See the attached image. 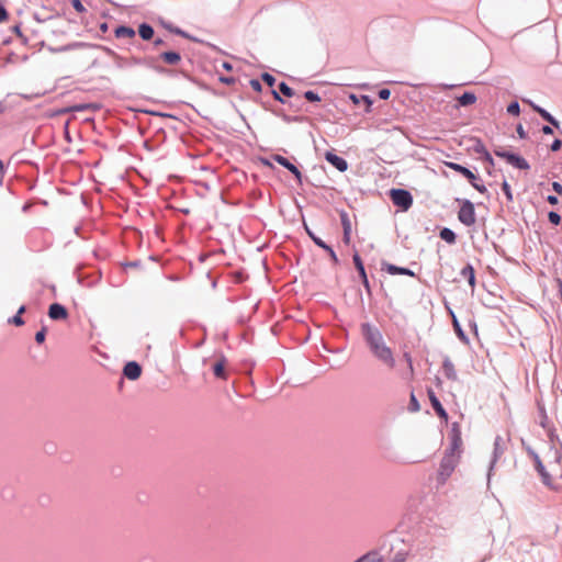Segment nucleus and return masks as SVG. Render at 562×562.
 <instances>
[{
	"label": "nucleus",
	"mask_w": 562,
	"mask_h": 562,
	"mask_svg": "<svg viewBox=\"0 0 562 562\" xmlns=\"http://www.w3.org/2000/svg\"><path fill=\"white\" fill-rule=\"evenodd\" d=\"M250 85L255 90H260V82L258 80H251Z\"/></svg>",
	"instance_id": "nucleus-47"
},
{
	"label": "nucleus",
	"mask_w": 562,
	"mask_h": 562,
	"mask_svg": "<svg viewBox=\"0 0 562 562\" xmlns=\"http://www.w3.org/2000/svg\"><path fill=\"white\" fill-rule=\"evenodd\" d=\"M71 4H72L74 9L79 13H82L86 11V9L80 0H71Z\"/></svg>",
	"instance_id": "nucleus-36"
},
{
	"label": "nucleus",
	"mask_w": 562,
	"mask_h": 562,
	"mask_svg": "<svg viewBox=\"0 0 562 562\" xmlns=\"http://www.w3.org/2000/svg\"><path fill=\"white\" fill-rule=\"evenodd\" d=\"M375 557H376V553L370 552V553H367V554L362 555L361 558H359L355 562H376Z\"/></svg>",
	"instance_id": "nucleus-29"
},
{
	"label": "nucleus",
	"mask_w": 562,
	"mask_h": 562,
	"mask_svg": "<svg viewBox=\"0 0 562 562\" xmlns=\"http://www.w3.org/2000/svg\"><path fill=\"white\" fill-rule=\"evenodd\" d=\"M459 221L465 226H473L476 222L474 205L469 200H463L458 213Z\"/></svg>",
	"instance_id": "nucleus-4"
},
{
	"label": "nucleus",
	"mask_w": 562,
	"mask_h": 562,
	"mask_svg": "<svg viewBox=\"0 0 562 562\" xmlns=\"http://www.w3.org/2000/svg\"><path fill=\"white\" fill-rule=\"evenodd\" d=\"M461 276L463 278H465L470 284V286L472 289H474L475 286V272H474V268L471 266V265H467L462 270H461Z\"/></svg>",
	"instance_id": "nucleus-17"
},
{
	"label": "nucleus",
	"mask_w": 562,
	"mask_h": 562,
	"mask_svg": "<svg viewBox=\"0 0 562 562\" xmlns=\"http://www.w3.org/2000/svg\"><path fill=\"white\" fill-rule=\"evenodd\" d=\"M352 260H353L356 269L358 270V272L360 274L363 285L366 286L367 290H369V281L367 278L364 266H363V262L358 252H355Z\"/></svg>",
	"instance_id": "nucleus-11"
},
{
	"label": "nucleus",
	"mask_w": 562,
	"mask_h": 562,
	"mask_svg": "<svg viewBox=\"0 0 562 562\" xmlns=\"http://www.w3.org/2000/svg\"><path fill=\"white\" fill-rule=\"evenodd\" d=\"M306 232L312 240L321 248L326 247V243H324L319 237H317L312 231L306 227Z\"/></svg>",
	"instance_id": "nucleus-28"
},
{
	"label": "nucleus",
	"mask_w": 562,
	"mask_h": 562,
	"mask_svg": "<svg viewBox=\"0 0 562 562\" xmlns=\"http://www.w3.org/2000/svg\"><path fill=\"white\" fill-rule=\"evenodd\" d=\"M548 218L553 225H559L561 223V216L555 212H550L548 214Z\"/></svg>",
	"instance_id": "nucleus-33"
},
{
	"label": "nucleus",
	"mask_w": 562,
	"mask_h": 562,
	"mask_svg": "<svg viewBox=\"0 0 562 562\" xmlns=\"http://www.w3.org/2000/svg\"><path fill=\"white\" fill-rule=\"evenodd\" d=\"M529 105L536 111L538 112L541 117L543 120H546L547 122H549L550 124H552L553 126L555 127H559V122L549 113L547 112L544 109L538 106L537 104H535L533 102L531 101H528Z\"/></svg>",
	"instance_id": "nucleus-14"
},
{
	"label": "nucleus",
	"mask_w": 562,
	"mask_h": 562,
	"mask_svg": "<svg viewBox=\"0 0 562 562\" xmlns=\"http://www.w3.org/2000/svg\"><path fill=\"white\" fill-rule=\"evenodd\" d=\"M390 198L393 204L401 207L403 211H407L413 204L412 194L404 189H392L390 191Z\"/></svg>",
	"instance_id": "nucleus-3"
},
{
	"label": "nucleus",
	"mask_w": 562,
	"mask_h": 562,
	"mask_svg": "<svg viewBox=\"0 0 562 562\" xmlns=\"http://www.w3.org/2000/svg\"><path fill=\"white\" fill-rule=\"evenodd\" d=\"M407 555H408V553H407V552H404V551H402V552H397V553L394 555V558H393L392 562H405V561H406V559H407Z\"/></svg>",
	"instance_id": "nucleus-34"
},
{
	"label": "nucleus",
	"mask_w": 562,
	"mask_h": 562,
	"mask_svg": "<svg viewBox=\"0 0 562 562\" xmlns=\"http://www.w3.org/2000/svg\"><path fill=\"white\" fill-rule=\"evenodd\" d=\"M262 80L265 82H267L268 86L270 87H273L274 82H276V79L273 76H271L270 74H263L262 75Z\"/></svg>",
	"instance_id": "nucleus-37"
},
{
	"label": "nucleus",
	"mask_w": 562,
	"mask_h": 562,
	"mask_svg": "<svg viewBox=\"0 0 562 562\" xmlns=\"http://www.w3.org/2000/svg\"><path fill=\"white\" fill-rule=\"evenodd\" d=\"M160 44H162V41H161V40H156V41H155V45H160Z\"/></svg>",
	"instance_id": "nucleus-53"
},
{
	"label": "nucleus",
	"mask_w": 562,
	"mask_h": 562,
	"mask_svg": "<svg viewBox=\"0 0 562 562\" xmlns=\"http://www.w3.org/2000/svg\"><path fill=\"white\" fill-rule=\"evenodd\" d=\"M560 292H561V295H562V283H560Z\"/></svg>",
	"instance_id": "nucleus-56"
},
{
	"label": "nucleus",
	"mask_w": 562,
	"mask_h": 562,
	"mask_svg": "<svg viewBox=\"0 0 562 562\" xmlns=\"http://www.w3.org/2000/svg\"><path fill=\"white\" fill-rule=\"evenodd\" d=\"M46 330L47 328L45 326L42 327L41 330H38L36 334H35V341L37 344H43L45 341V337H46Z\"/></svg>",
	"instance_id": "nucleus-30"
},
{
	"label": "nucleus",
	"mask_w": 562,
	"mask_h": 562,
	"mask_svg": "<svg viewBox=\"0 0 562 562\" xmlns=\"http://www.w3.org/2000/svg\"><path fill=\"white\" fill-rule=\"evenodd\" d=\"M226 364H227V360L223 356L220 357L215 361V363L213 364V373H214V375L216 378H220V379H223V380L227 379V375H226V372H225Z\"/></svg>",
	"instance_id": "nucleus-12"
},
{
	"label": "nucleus",
	"mask_w": 562,
	"mask_h": 562,
	"mask_svg": "<svg viewBox=\"0 0 562 562\" xmlns=\"http://www.w3.org/2000/svg\"><path fill=\"white\" fill-rule=\"evenodd\" d=\"M25 306L22 305L20 306V308L18 310V313L15 316H13L12 318L9 319V323L10 324H13L15 326H22L24 325V319L22 318V314L25 312Z\"/></svg>",
	"instance_id": "nucleus-24"
},
{
	"label": "nucleus",
	"mask_w": 562,
	"mask_h": 562,
	"mask_svg": "<svg viewBox=\"0 0 562 562\" xmlns=\"http://www.w3.org/2000/svg\"><path fill=\"white\" fill-rule=\"evenodd\" d=\"M9 15L3 5H0V23H3L8 20Z\"/></svg>",
	"instance_id": "nucleus-38"
},
{
	"label": "nucleus",
	"mask_w": 562,
	"mask_h": 562,
	"mask_svg": "<svg viewBox=\"0 0 562 562\" xmlns=\"http://www.w3.org/2000/svg\"><path fill=\"white\" fill-rule=\"evenodd\" d=\"M279 90L285 97H292L294 94L293 89L291 87H289L285 82H281L279 85Z\"/></svg>",
	"instance_id": "nucleus-27"
},
{
	"label": "nucleus",
	"mask_w": 562,
	"mask_h": 562,
	"mask_svg": "<svg viewBox=\"0 0 562 562\" xmlns=\"http://www.w3.org/2000/svg\"><path fill=\"white\" fill-rule=\"evenodd\" d=\"M324 250H326L328 252V256L330 257V259L333 260V262L336 265L338 263V258L335 254V251L333 250V248L330 246H328L326 244V247H323Z\"/></svg>",
	"instance_id": "nucleus-35"
},
{
	"label": "nucleus",
	"mask_w": 562,
	"mask_h": 562,
	"mask_svg": "<svg viewBox=\"0 0 562 562\" xmlns=\"http://www.w3.org/2000/svg\"><path fill=\"white\" fill-rule=\"evenodd\" d=\"M304 97L307 101L310 102H319L321 101V98L317 93H315L314 91H306L304 93Z\"/></svg>",
	"instance_id": "nucleus-32"
},
{
	"label": "nucleus",
	"mask_w": 562,
	"mask_h": 562,
	"mask_svg": "<svg viewBox=\"0 0 562 562\" xmlns=\"http://www.w3.org/2000/svg\"><path fill=\"white\" fill-rule=\"evenodd\" d=\"M115 36L117 38H133L135 36V31L128 26H119L115 30Z\"/></svg>",
	"instance_id": "nucleus-20"
},
{
	"label": "nucleus",
	"mask_w": 562,
	"mask_h": 562,
	"mask_svg": "<svg viewBox=\"0 0 562 562\" xmlns=\"http://www.w3.org/2000/svg\"><path fill=\"white\" fill-rule=\"evenodd\" d=\"M325 159L339 171H346L348 169L347 161L331 151L325 154Z\"/></svg>",
	"instance_id": "nucleus-10"
},
{
	"label": "nucleus",
	"mask_w": 562,
	"mask_h": 562,
	"mask_svg": "<svg viewBox=\"0 0 562 562\" xmlns=\"http://www.w3.org/2000/svg\"><path fill=\"white\" fill-rule=\"evenodd\" d=\"M474 150L476 153L484 154L485 160H487L490 164H493V158L490 155V153L485 149L484 145L481 142H477L476 146L474 147Z\"/></svg>",
	"instance_id": "nucleus-26"
},
{
	"label": "nucleus",
	"mask_w": 562,
	"mask_h": 562,
	"mask_svg": "<svg viewBox=\"0 0 562 562\" xmlns=\"http://www.w3.org/2000/svg\"><path fill=\"white\" fill-rule=\"evenodd\" d=\"M271 158L280 164L281 166H283L284 168H286L296 179L299 182H301L302 180V173L301 171L296 168V166H294L292 162L289 161L288 158L281 156V155H272Z\"/></svg>",
	"instance_id": "nucleus-8"
},
{
	"label": "nucleus",
	"mask_w": 562,
	"mask_h": 562,
	"mask_svg": "<svg viewBox=\"0 0 562 562\" xmlns=\"http://www.w3.org/2000/svg\"><path fill=\"white\" fill-rule=\"evenodd\" d=\"M69 314L67 308L59 304V303H53L48 307V317L52 321H66L68 318Z\"/></svg>",
	"instance_id": "nucleus-7"
},
{
	"label": "nucleus",
	"mask_w": 562,
	"mask_h": 562,
	"mask_svg": "<svg viewBox=\"0 0 562 562\" xmlns=\"http://www.w3.org/2000/svg\"><path fill=\"white\" fill-rule=\"evenodd\" d=\"M262 164L268 167L272 166L267 159H262Z\"/></svg>",
	"instance_id": "nucleus-51"
},
{
	"label": "nucleus",
	"mask_w": 562,
	"mask_h": 562,
	"mask_svg": "<svg viewBox=\"0 0 562 562\" xmlns=\"http://www.w3.org/2000/svg\"><path fill=\"white\" fill-rule=\"evenodd\" d=\"M123 374L128 380H137L142 374V367L135 361L127 362L123 369Z\"/></svg>",
	"instance_id": "nucleus-9"
},
{
	"label": "nucleus",
	"mask_w": 562,
	"mask_h": 562,
	"mask_svg": "<svg viewBox=\"0 0 562 562\" xmlns=\"http://www.w3.org/2000/svg\"><path fill=\"white\" fill-rule=\"evenodd\" d=\"M391 95V91L389 89H382L379 91V97L382 100H387Z\"/></svg>",
	"instance_id": "nucleus-40"
},
{
	"label": "nucleus",
	"mask_w": 562,
	"mask_h": 562,
	"mask_svg": "<svg viewBox=\"0 0 562 562\" xmlns=\"http://www.w3.org/2000/svg\"><path fill=\"white\" fill-rule=\"evenodd\" d=\"M127 63H128V64H132V65H138V64H140V60H139V59H137V58H135V57H133V58H131Z\"/></svg>",
	"instance_id": "nucleus-48"
},
{
	"label": "nucleus",
	"mask_w": 562,
	"mask_h": 562,
	"mask_svg": "<svg viewBox=\"0 0 562 562\" xmlns=\"http://www.w3.org/2000/svg\"><path fill=\"white\" fill-rule=\"evenodd\" d=\"M547 201H548L551 205H557V204L559 203L558 198H557V196H554V195H549V196L547 198Z\"/></svg>",
	"instance_id": "nucleus-44"
},
{
	"label": "nucleus",
	"mask_w": 562,
	"mask_h": 562,
	"mask_svg": "<svg viewBox=\"0 0 562 562\" xmlns=\"http://www.w3.org/2000/svg\"><path fill=\"white\" fill-rule=\"evenodd\" d=\"M361 334L373 356L386 367L393 369L395 367L393 351L385 345L381 331L373 325L364 323L361 325Z\"/></svg>",
	"instance_id": "nucleus-1"
},
{
	"label": "nucleus",
	"mask_w": 562,
	"mask_h": 562,
	"mask_svg": "<svg viewBox=\"0 0 562 562\" xmlns=\"http://www.w3.org/2000/svg\"><path fill=\"white\" fill-rule=\"evenodd\" d=\"M494 153L497 157L505 159L508 164H510L512 166H514L518 169H522V170L529 169V164L527 162V160L518 155L508 153L503 149H495Z\"/></svg>",
	"instance_id": "nucleus-6"
},
{
	"label": "nucleus",
	"mask_w": 562,
	"mask_h": 562,
	"mask_svg": "<svg viewBox=\"0 0 562 562\" xmlns=\"http://www.w3.org/2000/svg\"><path fill=\"white\" fill-rule=\"evenodd\" d=\"M535 463H536V468H537L538 472L542 476L543 483L547 485H551L552 479H551L550 474L546 471L542 462L540 461L539 457H537V456L535 457Z\"/></svg>",
	"instance_id": "nucleus-16"
},
{
	"label": "nucleus",
	"mask_w": 562,
	"mask_h": 562,
	"mask_svg": "<svg viewBox=\"0 0 562 562\" xmlns=\"http://www.w3.org/2000/svg\"><path fill=\"white\" fill-rule=\"evenodd\" d=\"M507 112L512 115L518 116L520 113V108L517 102H513L507 106Z\"/></svg>",
	"instance_id": "nucleus-31"
},
{
	"label": "nucleus",
	"mask_w": 562,
	"mask_h": 562,
	"mask_svg": "<svg viewBox=\"0 0 562 562\" xmlns=\"http://www.w3.org/2000/svg\"><path fill=\"white\" fill-rule=\"evenodd\" d=\"M99 109H100V106L95 103H82V104H76V105L71 106L68 111L82 112V111H87V110L97 111Z\"/></svg>",
	"instance_id": "nucleus-22"
},
{
	"label": "nucleus",
	"mask_w": 562,
	"mask_h": 562,
	"mask_svg": "<svg viewBox=\"0 0 562 562\" xmlns=\"http://www.w3.org/2000/svg\"><path fill=\"white\" fill-rule=\"evenodd\" d=\"M450 169L461 173L462 176H464L469 181L470 183L472 184L473 188H475L479 192L481 193H485L486 192V188L485 186L483 184H480L476 182L477 178L476 176L468 168L459 165V164H456V162H447L446 164Z\"/></svg>",
	"instance_id": "nucleus-5"
},
{
	"label": "nucleus",
	"mask_w": 562,
	"mask_h": 562,
	"mask_svg": "<svg viewBox=\"0 0 562 562\" xmlns=\"http://www.w3.org/2000/svg\"><path fill=\"white\" fill-rule=\"evenodd\" d=\"M139 36L145 40L149 41L154 36V29L148 24H140L138 29Z\"/></svg>",
	"instance_id": "nucleus-21"
},
{
	"label": "nucleus",
	"mask_w": 562,
	"mask_h": 562,
	"mask_svg": "<svg viewBox=\"0 0 562 562\" xmlns=\"http://www.w3.org/2000/svg\"><path fill=\"white\" fill-rule=\"evenodd\" d=\"M4 176V166H3V162L0 160V180L3 178Z\"/></svg>",
	"instance_id": "nucleus-49"
},
{
	"label": "nucleus",
	"mask_w": 562,
	"mask_h": 562,
	"mask_svg": "<svg viewBox=\"0 0 562 562\" xmlns=\"http://www.w3.org/2000/svg\"><path fill=\"white\" fill-rule=\"evenodd\" d=\"M411 401H412V403H413V404L417 405V402H416V398H415V396H414V395H412Z\"/></svg>",
	"instance_id": "nucleus-52"
},
{
	"label": "nucleus",
	"mask_w": 562,
	"mask_h": 562,
	"mask_svg": "<svg viewBox=\"0 0 562 562\" xmlns=\"http://www.w3.org/2000/svg\"><path fill=\"white\" fill-rule=\"evenodd\" d=\"M364 100L367 101L368 106H370L371 105V101L367 97H364Z\"/></svg>",
	"instance_id": "nucleus-54"
},
{
	"label": "nucleus",
	"mask_w": 562,
	"mask_h": 562,
	"mask_svg": "<svg viewBox=\"0 0 562 562\" xmlns=\"http://www.w3.org/2000/svg\"><path fill=\"white\" fill-rule=\"evenodd\" d=\"M440 237L446 240L447 243H454L456 241V235L454 233L449 229V228H443L441 232H440Z\"/></svg>",
	"instance_id": "nucleus-25"
},
{
	"label": "nucleus",
	"mask_w": 562,
	"mask_h": 562,
	"mask_svg": "<svg viewBox=\"0 0 562 562\" xmlns=\"http://www.w3.org/2000/svg\"><path fill=\"white\" fill-rule=\"evenodd\" d=\"M385 270L390 274H404V276L414 277V272L411 271L409 269L401 268V267H397V266H394V265H386Z\"/></svg>",
	"instance_id": "nucleus-19"
},
{
	"label": "nucleus",
	"mask_w": 562,
	"mask_h": 562,
	"mask_svg": "<svg viewBox=\"0 0 562 562\" xmlns=\"http://www.w3.org/2000/svg\"><path fill=\"white\" fill-rule=\"evenodd\" d=\"M502 189L503 191L505 192L506 196L508 200H512V191H510V187L507 182H504L503 186H502Z\"/></svg>",
	"instance_id": "nucleus-39"
},
{
	"label": "nucleus",
	"mask_w": 562,
	"mask_h": 562,
	"mask_svg": "<svg viewBox=\"0 0 562 562\" xmlns=\"http://www.w3.org/2000/svg\"><path fill=\"white\" fill-rule=\"evenodd\" d=\"M160 58L168 65H177L181 60L180 55L176 52H165Z\"/></svg>",
	"instance_id": "nucleus-18"
},
{
	"label": "nucleus",
	"mask_w": 562,
	"mask_h": 562,
	"mask_svg": "<svg viewBox=\"0 0 562 562\" xmlns=\"http://www.w3.org/2000/svg\"><path fill=\"white\" fill-rule=\"evenodd\" d=\"M223 82L225 83H233L234 82V79L233 78H222L221 79Z\"/></svg>",
	"instance_id": "nucleus-50"
},
{
	"label": "nucleus",
	"mask_w": 562,
	"mask_h": 562,
	"mask_svg": "<svg viewBox=\"0 0 562 562\" xmlns=\"http://www.w3.org/2000/svg\"><path fill=\"white\" fill-rule=\"evenodd\" d=\"M428 397H429V401H430L431 406L435 409V412L440 417L447 418V413H446L445 408L442 407L440 401L437 398V396H436V394H435V392L432 390H428Z\"/></svg>",
	"instance_id": "nucleus-13"
},
{
	"label": "nucleus",
	"mask_w": 562,
	"mask_h": 562,
	"mask_svg": "<svg viewBox=\"0 0 562 562\" xmlns=\"http://www.w3.org/2000/svg\"><path fill=\"white\" fill-rule=\"evenodd\" d=\"M341 224H342V227H344L342 240H344L345 244L348 245L350 243L351 223H350V220H349L347 213H342L341 214Z\"/></svg>",
	"instance_id": "nucleus-15"
},
{
	"label": "nucleus",
	"mask_w": 562,
	"mask_h": 562,
	"mask_svg": "<svg viewBox=\"0 0 562 562\" xmlns=\"http://www.w3.org/2000/svg\"><path fill=\"white\" fill-rule=\"evenodd\" d=\"M458 462L459 456L454 452V450H451L449 453L445 454L438 470V481L441 484L446 483V481L450 477Z\"/></svg>",
	"instance_id": "nucleus-2"
},
{
	"label": "nucleus",
	"mask_w": 562,
	"mask_h": 562,
	"mask_svg": "<svg viewBox=\"0 0 562 562\" xmlns=\"http://www.w3.org/2000/svg\"><path fill=\"white\" fill-rule=\"evenodd\" d=\"M542 133L549 135L553 133V130L549 125H544L542 127Z\"/></svg>",
	"instance_id": "nucleus-46"
},
{
	"label": "nucleus",
	"mask_w": 562,
	"mask_h": 562,
	"mask_svg": "<svg viewBox=\"0 0 562 562\" xmlns=\"http://www.w3.org/2000/svg\"><path fill=\"white\" fill-rule=\"evenodd\" d=\"M460 105L467 106L475 103L476 97L472 92H464L461 97L458 98Z\"/></svg>",
	"instance_id": "nucleus-23"
},
{
	"label": "nucleus",
	"mask_w": 562,
	"mask_h": 562,
	"mask_svg": "<svg viewBox=\"0 0 562 562\" xmlns=\"http://www.w3.org/2000/svg\"><path fill=\"white\" fill-rule=\"evenodd\" d=\"M517 133H518L520 138H525L526 137V133H525V131H524L521 125H518Z\"/></svg>",
	"instance_id": "nucleus-45"
},
{
	"label": "nucleus",
	"mask_w": 562,
	"mask_h": 562,
	"mask_svg": "<svg viewBox=\"0 0 562 562\" xmlns=\"http://www.w3.org/2000/svg\"><path fill=\"white\" fill-rule=\"evenodd\" d=\"M274 97H276L277 100L281 101L280 97L276 92H274Z\"/></svg>",
	"instance_id": "nucleus-55"
},
{
	"label": "nucleus",
	"mask_w": 562,
	"mask_h": 562,
	"mask_svg": "<svg viewBox=\"0 0 562 562\" xmlns=\"http://www.w3.org/2000/svg\"><path fill=\"white\" fill-rule=\"evenodd\" d=\"M552 189H553L558 194H562V186H561L559 182H553V183H552Z\"/></svg>",
	"instance_id": "nucleus-43"
},
{
	"label": "nucleus",
	"mask_w": 562,
	"mask_h": 562,
	"mask_svg": "<svg viewBox=\"0 0 562 562\" xmlns=\"http://www.w3.org/2000/svg\"><path fill=\"white\" fill-rule=\"evenodd\" d=\"M404 358H405V360L408 363V368H409L411 373L413 374V360H412L411 355L409 353H404Z\"/></svg>",
	"instance_id": "nucleus-42"
},
{
	"label": "nucleus",
	"mask_w": 562,
	"mask_h": 562,
	"mask_svg": "<svg viewBox=\"0 0 562 562\" xmlns=\"http://www.w3.org/2000/svg\"><path fill=\"white\" fill-rule=\"evenodd\" d=\"M561 146H562V142L560 139H555L552 145H551V150L552 151H558L561 149Z\"/></svg>",
	"instance_id": "nucleus-41"
}]
</instances>
